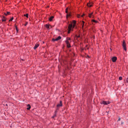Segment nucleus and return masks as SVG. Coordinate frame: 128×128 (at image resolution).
<instances>
[{
	"label": "nucleus",
	"instance_id": "obj_6",
	"mask_svg": "<svg viewBox=\"0 0 128 128\" xmlns=\"http://www.w3.org/2000/svg\"><path fill=\"white\" fill-rule=\"evenodd\" d=\"M62 106V101H60V103L57 104V108Z\"/></svg>",
	"mask_w": 128,
	"mask_h": 128
},
{
	"label": "nucleus",
	"instance_id": "obj_26",
	"mask_svg": "<svg viewBox=\"0 0 128 128\" xmlns=\"http://www.w3.org/2000/svg\"><path fill=\"white\" fill-rule=\"evenodd\" d=\"M66 44H70V42H68V40H66Z\"/></svg>",
	"mask_w": 128,
	"mask_h": 128
},
{
	"label": "nucleus",
	"instance_id": "obj_34",
	"mask_svg": "<svg viewBox=\"0 0 128 128\" xmlns=\"http://www.w3.org/2000/svg\"><path fill=\"white\" fill-rule=\"evenodd\" d=\"M6 2H8V0H6Z\"/></svg>",
	"mask_w": 128,
	"mask_h": 128
},
{
	"label": "nucleus",
	"instance_id": "obj_25",
	"mask_svg": "<svg viewBox=\"0 0 128 128\" xmlns=\"http://www.w3.org/2000/svg\"><path fill=\"white\" fill-rule=\"evenodd\" d=\"M14 20V17H12V18H11L9 22H12V20Z\"/></svg>",
	"mask_w": 128,
	"mask_h": 128
},
{
	"label": "nucleus",
	"instance_id": "obj_1",
	"mask_svg": "<svg viewBox=\"0 0 128 128\" xmlns=\"http://www.w3.org/2000/svg\"><path fill=\"white\" fill-rule=\"evenodd\" d=\"M76 22L74 20H72V24H68V34H70V32L72 30V28H74L76 25Z\"/></svg>",
	"mask_w": 128,
	"mask_h": 128
},
{
	"label": "nucleus",
	"instance_id": "obj_3",
	"mask_svg": "<svg viewBox=\"0 0 128 128\" xmlns=\"http://www.w3.org/2000/svg\"><path fill=\"white\" fill-rule=\"evenodd\" d=\"M122 46L124 50L125 51H126V42L124 40H123V42H122Z\"/></svg>",
	"mask_w": 128,
	"mask_h": 128
},
{
	"label": "nucleus",
	"instance_id": "obj_23",
	"mask_svg": "<svg viewBox=\"0 0 128 128\" xmlns=\"http://www.w3.org/2000/svg\"><path fill=\"white\" fill-rule=\"evenodd\" d=\"M55 116H56V111L55 112L54 115L52 116L53 118H54Z\"/></svg>",
	"mask_w": 128,
	"mask_h": 128
},
{
	"label": "nucleus",
	"instance_id": "obj_12",
	"mask_svg": "<svg viewBox=\"0 0 128 128\" xmlns=\"http://www.w3.org/2000/svg\"><path fill=\"white\" fill-rule=\"evenodd\" d=\"M50 25L46 24V27L48 30H50Z\"/></svg>",
	"mask_w": 128,
	"mask_h": 128
},
{
	"label": "nucleus",
	"instance_id": "obj_20",
	"mask_svg": "<svg viewBox=\"0 0 128 128\" xmlns=\"http://www.w3.org/2000/svg\"><path fill=\"white\" fill-rule=\"evenodd\" d=\"M55 116H56V111L55 112L54 115L52 116L53 118H54Z\"/></svg>",
	"mask_w": 128,
	"mask_h": 128
},
{
	"label": "nucleus",
	"instance_id": "obj_10",
	"mask_svg": "<svg viewBox=\"0 0 128 128\" xmlns=\"http://www.w3.org/2000/svg\"><path fill=\"white\" fill-rule=\"evenodd\" d=\"M87 6H88L90 8L92 7V4H90V3L87 4Z\"/></svg>",
	"mask_w": 128,
	"mask_h": 128
},
{
	"label": "nucleus",
	"instance_id": "obj_5",
	"mask_svg": "<svg viewBox=\"0 0 128 128\" xmlns=\"http://www.w3.org/2000/svg\"><path fill=\"white\" fill-rule=\"evenodd\" d=\"M88 16L90 17V18H94V16L93 15V13H90L88 14Z\"/></svg>",
	"mask_w": 128,
	"mask_h": 128
},
{
	"label": "nucleus",
	"instance_id": "obj_24",
	"mask_svg": "<svg viewBox=\"0 0 128 128\" xmlns=\"http://www.w3.org/2000/svg\"><path fill=\"white\" fill-rule=\"evenodd\" d=\"M122 80V76H120L119 77V80Z\"/></svg>",
	"mask_w": 128,
	"mask_h": 128
},
{
	"label": "nucleus",
	"instance_id": "obj_2",
	"mask_svg": "<svg viewBox=\"0 0 128 128\" xmlns=\"http://www.w3.org/2000/svg\"><path fill=\"white\" fill-rule=\"evenodd\" d=\"M110 104V102L109 101L103 100L102 102H101L102 104L108 105V104Z\"/></svg>",
	"mask_w": 128,
	"mask_h": 128
},
{
	"label": "nucleus",
	"instance_id": "obj_33",
	"mask_svg": "<svg viewBox=\"0 0 128 128\" xmlns=\"http://www.w3.org/2000/svg\"><path fill=\"white\" fill-rule=\"evenodd\" d=\"M118 121L120 120V118H119L118 120Z\"/></svg>",
	"mask_w": 128,
	"mask_h": 128
},
{
	"label": "nucleus",
	"instance_id": "obj_22",
	"mask_svg": "<svg viewBox=\"0 0 128 128\" xmlns=\"http://www.w3.org/2000/svg\"><path fill=\"white\" fill-rule=\"evenodd\" d=\"M55 116H56V111L55 112L54 115L52 116L53 118H54Z\"/></svg>",
	"mask_w": 128,
	"mask_h": 128
},
{
	"label": "nucleus",
	"instance_id": "obj_28",
	"mask_svg": "<svg viewBox=\"0 0 128 128\" xmlns=\"http://www.w3.org/2000/svg\"><path fill=\"white\" fill-rule=\"evenodd\" d=\"M28 106H29V107L28 108H27L28 110H30L31 108L30 106V104H28Z\"/></svg>",
	"mask_w": 128,
	"mask_h": 128
},
{
	"label": "nucleus",
	"instance_id": "obj_9",
	"mask_svg": "<svg viewBox=\"0 0 128 128\" xmlns=\"http://www.w3.org/2000/svg\"><path fill=\"white\" fill-rule=\"evenodd\" d=\"M54 18V16H50V18H49L48 20H50V22H52Z\"/></svg>",
	"mask_w": 128,
	"mask_h": 128
},
{
	"label": "nucleus",
	"instance_id": "obj_29",
	"mask_svg": "<svg viewBox=\"0 0 128 128\" xmlns=\"http://www.w3.org/2000/svg\"><path fill=\"white\" fill-rule=\"evenodd\" d=\"M126 82H127V83L128 84V78L127 79H126Z\"/></svg>",
	"mask_w": 128,
	"mask_h": 128
},
{
	"label": "nucleus",
	"instance_id": "obj_27",
	"mask_svg": "<svg viewBox=\"0 0 128 128\" xmlns=\"http://www.w3.org/2000/svg\"><path fill=\"white\" fill-rule=\"evenodd\" d=\"M66 40H70V38H66Z\"/></svg>",
	"mask_w": 128,
	"mask_h": 128
},
{
	"label": "nucleus",
	"instance_id": "obj_8",
	"mask_svg": "<svg viewBox=\"0 0 128 128\" xmlns=\"http://www.w3.org/2000/svg\"><path fill=\"white\" fill-rule=\"evenodd\" d=\"M40 44H36L35 46H34V50H36L38 46Z\"/></svg>",
	"mask_w": 128,
	"mask_h": 128
},
{
	"label": "nucleus",
	"instance_id": "obj_13",
	"mask_svg": "<svg viewBox=\"0 0 128 128\" xmlns=\"http://www.w3.org/2000/svg\"><path fill=\"white\" fill-rule=\"evenodd\" d=\"M10 12H7L6 13H4V14L6 16H8V15H10Z\"/></svg>",
	"mask_w": 128,
	"mask_h": 128
},
{
	"label": "nucleus",
	"instance_id": "obj_21",
	"mask_svg": "<svg viewBox=\"0 0 128 128\" xmlns=\"http://www.w3.org/2000/svg\"><path fill=\"white\" fill-rule=\"evenodd\" d=\"M55 116H56V111L55 112L54 115L52 116L53 118H54Z\"/></svg>",
	"mask_w": 128,
	"mask_h": 128
},
{
	"label": "nucleus",
	"instance_id": "obj_19",
	"mask_svg": "<svg viewBox=\"0 0 128 128\" xmlns=\"http://www.w3.org/2000/svg\"><path fill=\"white\" fill-rule=\"evenodd\" d=\"M92 22H95V23H98V21H96V20H92Z\"/></svg>",
	"mask_w": 128,
	"mask_h": 128
},
{
	"label": "nucleus",
	"instance_id": "obj_11",
	"mask_svg": "<svg viewBox=\"0 0 128 128\" xmlns=\"http://www.w3.org/2000/svg\"><path fill=\"white\" fill-rule=\"evenodd\" d=\"M2 22H6V18L4 16H3V19Z\"/></svg>",
	"mask_w": 128,
	"mask_h": 128
},
{
	"label": "nucleus",
	"instance_id": "obj_16",
	"mask_svg": "<svg viewBox=\"0 0 128 128\" xmlns=\"http://www.w3.org/2000/svg\"><path fill=\"white\" fill-rule=\"evenodd\" d=\"M68 48H70L71 47L70 43L66 44Z\"/></svg>",
	"mask_w": 128,
	"mask_h": 128
},
{
	"label": "nucleus",
	"instance_id": "obj_31",
	"mask_svg": "<svg viewBox=\"0 0 128 128\" xmlns=\"http://www.w3.org/2000/svg\"><path fill=\"white\" fill-rule=\"evenodd\" d=\"M78 18H80V15H79V14L78 15Z\"/></svg>",
	"mask_w": 128,
	"mask_h": 128
},
{
	"label": "nucleus",
	"instance_id": "obj_7",
	"mask_svg": "<svg viewBox=\"0 0 128 128\" xmlns=\"http://www.w3.org/2000/svg\"><path fill=\"white\" fill-rule=\"evenodd\" d=\"M112 62H115L117 60V58L116 56H114L112 58Z\"/></svg>",
	"mask_w": 128,
	"mask_h": 128
},
{
	"label": "nucleus",
	"instance_id": "obj_18",
	"mask_svg": "<svg viewBox=\"0 0 128 128\" xmlns=\"http://www.w3.org/2000/svg\"><path fill=\"white\" fill-rule=\"evenodd\" d=\"M68 8H66V14H68Z\"/></svg>",
	"mask_w": 128,
	"mask_h": 128
},
{
	"label": "nucleus",
	"instance_id": "obj_15",
	"mask_svg": "<svg viewBox=\"0 0 128 128\" xmlns=\"http://www.w3.org/2000/svg\"><path fill=\"white\" fill-rule=\"evenodd\" d=\"M71 14H66V18H68V17L70 16Z\"/></svg>",
	"mask_w": 128,
	"mask_h": 128
},
{
	"label": "nucleus",
	"instance_id": "obj_35",
	"mask_svg": "<svg viewBox=\"0 0 128 128\" xmlns=\"http://www.w3.org/2000/svg\"><path fill=\"white\" fill-rule=\"evenodd\" d=\"M78 38H80V36H78Z\"/></svg>",
	"mask_w": 128,
	"mask_h": 128
},
{
	"label": "nucleus",
	"instance_id": "obj_32",
	"mask_svg": "<svg viewBox=\"0 0 128 128\" xmlns=\"http://www.w3.org/2000/svg\"><path fill=\"white\" fill-rule=\"evenodd\" d=\"M84 14H83V15H82L81 16H82V17H84Z\"/></svg>",
	"mask_w": 128,
	"mask_h": 128
},
{
	"label": "nucleus",
	"instance_id": "obj_4",
	"mask_svg": "<svg viewBox=\"0 0 128 128\" xmlns=\"http://www.w3.org/2000/svg\"><path fill=\"white\" fill-rule=\"evenodd\" d=\"M62 39V37L61 36H58L56 38H53L52 40L53 42H56V41H58L59 40Z\"/></svg>",
	"mask_w": 128,
	"mask_h": 128
},
{
	"label": "nucleus",
	"instance_id": "obj_30",
	"mask_svg": "<svg viewBox=\"0 0 128 128\" xmlns=\"http://www.w3.org/2000/svg\"><path fill=\"white\" fill-rule=\"evenodd\" d=\"M27 24H28V22H26V23L24 24V26H26Z\"/></svg>",
	"mask_w": 128,
	"mask_h": 128
},
{
	"label": "nucleus",
	"instance_id": "obj_17",
	"mask_svg": "<svg viewBox=\"0 0 128 128\" xmlns=\"http://www.w3.org/2000/svg\"><path fill=\"white\" fill-rule=\"evenodd\" d=\"M24 16H26L27 18H28V14H24Z\"/></svg>",
	"mask_w": 128,
	"mask_h": 128
},
{
	"label": "nucleus",
	"instance_id": "obj_14",
	"mask_svg": "<svg viewBox=\"0 0 128 128\" xmlns=\"http://www.w3.org/2000/svg\"><path fill=\"white\" fill-rule=\"evenodd\" d=\"M84 22H82L81 24L82 26V28H84Z\"/></svg>",
	"mask_w": 128,
	"mask_h": 128
}]
</instances>
